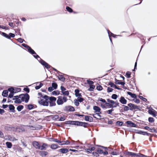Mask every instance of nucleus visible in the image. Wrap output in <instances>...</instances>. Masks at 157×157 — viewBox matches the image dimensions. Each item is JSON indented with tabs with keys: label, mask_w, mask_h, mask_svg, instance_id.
Listing matches in <instances>:
<instances>
[{
	"label": "nucleus",
	"mask_w": 157,
	"mask_h": 157,
	"mask_svg": "<svg viewBox=\"0 0 157 157\" xmlns=\"http://www.w3.org/2000/svg\"><path fill=\"white\" fill-rule=\"evenodd\" d=\"M42 98L45 99V100L41 99L38 101V103L40 105L48 106V105L49 97L47 95H44V96H42Z\"/></svg>",
	"instance_id": "obj_1"
},
{
	"label": "nucleus",
	"mask_w": 157,
	"mask_h": 157,
	"mask_svg": "<svg viewBox=\"0 0 157 157\" xmlns=\"http://www.w3.org/2000/svg\"><path fill=\"white\" fill-rule=\"evenodd\" d=\"M71 124L79 126H83L84 128L87 127L88 123L78 121H71Z\"/></svg>",
	"instance_id": "obj_2"
},
{
	"label": "nucleus",
	"mask_w": 157,
	"mask_h": 157,
	"mask_svg": "<svg viewBox=\"0 0 157 157\" xmlns=\"http://www.w3.org/2000/svg\"><path fill=\"white\" fill-rule=\"evenodd\" d=\"M20 98L21 99V102L25 101V102L27 103L29 99V96L27 94H22L20 95Z\"/></svg>",
	"instance_id": "obj_3"
},
{
	"label": "nucleus",
	"mask_w": 157,
	"mask_h": 157,
	"mask_svg": "<svg viewBox=\"0 0 157 157\" xmlns=\"http://www.w3.org/2000/svg\"><path fill=\"white\" fill-rule=\"evenodd\" d=\"M56 100V98L55 97H49L48 98L49 102L50 103V106H54L55 105V103H53L55 102Z\"/></svg>",
	"instance_id": "obj_4"
},
{
	"label": "nucleus",
	"mask_w": 157,
	"mask_h": 157,
	"mask_svg": "<svg viewBox=\"0 0 157 157\" xmlns=\"http://www.w3.org/2000/svg\"><path fill=\"white\" fill-rule=\"evenodd\" d=\"M22 45L23 46L26 48L28 49V51L32 54H36V53L35 52V51L33 50L30 47L28 46L26 44H23Z\"/></svg>",
	"instance_id": "obj_5"
},
{
	"label": "nucleus",
	"mask_w": 157,
	"mask_h": 157,
	"mask_svg": "<svg viewBox=\"0 0 157 157\" xmlns=\"http://www.w3.org/2000/svg\"><path fill=\"white\" fill-rule=\"evenodd\" d=\"M128 105L130 107L129 109L131 111L133 110L134 109H139V106L131 103L128 104Z\"/></svg>",
	"instance_id": "obj_6"
},
{
	"label": "nucleus",
	"mask_w": 157,
	"mask_h": 157,
	"mask_svg": "<svg viewBox=\"0 0 157 157\" xmlns=\"http://www.w3.org/2000/svg\"><path fill=\"white\" fill-rule=\"evenodd\" d=\"M6 138L5 139L7 140H9L11 141H14L15 140H17L13 136H11L10 135H7L5 136Z\"/></svg>",
	"instance_id": "obj_7"
},
{
	"label": "nucleus",
	"mask_w": 157,
	"mask_h": 157,
	"mask_svg": "<svg viewBox=\"0 0 157 157\" xmlns=\"http://www.w3.org/2000/svg\"><path fill=\"white\" fill-rule=\"evenodd\" d=\"M126 123L128 127H136L137 126L136 124L131 121H126Z\"/></svg>",
	"instance_id": "obj_8"
},
{
	"label": "nucleus",
	"mask_w": 157,
	"mask_h": 157,
	"mask_svg": "<svg viewBox=\"0 0 157 157\" xmlns=\"http://www.w3.org/2000/svg\"><path fill=\"white\" fill-rule=\"evenodd\" d=\"M67 100V98L66 97L64 96L62 98V97L59 96V105L63 104L64 102H66Z\"/></svg>",
	"instance_id": "obj_9"
},
{
	"label": "nucleus",
	"mask_w": 157,
	"mask_h": 157,
	"mask_svg": "<svg viewBox=\"0 0 157 157\" xmlns=\"http://www.w3.org/2000/svg\"><path fill=\"white\" fill-rule=\"evenodd\" d=\"M62 74V75H59V81L63 82L65 80L66 77L67 76V75L63 74L59 72V74Z\"/></svg>",
	"instance_id": "obj_10"
},
{
	"label": "nucleus",
	"mask_w": 157,
	"mask_h": 157,
	"mask_svg": "<svg viewBox=\"0 0 157 157\" xmlns=\"http://www.w3.org/2000/svg\"><path fill=\"white\" fill-rule=\"evenodd\" d=\"M119 101L122 104H126L127 102V101L124 97L121 96L120 98Z\"/></svg>",
	"instance_id": "obj_11"
},
{
	"label": "nucleus",
	"mask_w": 157,
	"mask_h": 157,
	"mask_svg": "<svg viewBox=\"0 0 157 157\" xmlns=\"http://www.w3.org/2000/svg\"><path fill=\"white\" fill-rule=\"evenodd\" d=\"M40 63L43 66H44L47 68L48 69L50 68V66L49 65L48 63L45 62L43 60H41L40 61Z\"/></svg>",
	"instance_id": "obj_12"
},
{
	"label": "nucleus",
	"mask_w": 157,
	"mask_h": 157,
	"mask_svg": "<svg viewBox=\"0 0 157 157\" xmlns=\"http://www.w3.org/2000/svg\"><path fill=\"white\" fill-rule=\"evenodd\" d=\"M33 146L36 149H39L40 148V144L37 142L34 141L32 143Z\"/></svg>",
	"instance_id": "obj_13"
},
{
	"label": "nucleus",
	"mask_w": 157,
	"mask_h": 157,
	"mask_svg": "<svg viewBox=\"0 0 157 157\" xmlns=\"http://www.w3.org/2000/svg\"><path fill=\"white\" fill-rule=\"evenodd\" d=\"M14 97L15 99V101H14L15 103H21V99L20 98V95L19 96H14Z\"/></svg>",
	"instance_id": "obj_14"
},
{
	"label": "nucleus",
	"mask_w": 157,
	"mask_h": 157,
	"mask_svg": "<svg viewBox=\"0 0 157 157\" xmlns=\"http://www.w3.org/2000/svg\"><path fill=\"white\" fill-rule=\"evenodd\" d=\"M70 142L69 141L67 140L65 141H61L59 139V145H63L64 144L68 145L70 144Z\"/></svg>",
	"instance_id": "obj_15"
},
{
	"label": "nucleus",
	"mask_w": 157,
	"mask_h": 157,
	"mask_svg": "<svg viewBox=\"0 0 157 157\" xmlns=\"http://www.w3.org/2000/svg\"><path fill=\"white\" fill-rule=\"evenodd\" d=\"M66 109L69 111H75V109L74 107L71 106H68L66 107Z\"/></svg>",
	"instance_id": "obj_16"
},
{
	"label": "nucleus",
	"mask_w": 157,
	"mask_h": 157,
	"mask_svg": "<svg viewBox=\"0 0 157 157\" xmlns=\"http://www.w3.org/2000/svg\"><path fill=\"white\" fill-rule=\"evenodd\" d=\"M75 95L76 97H80L82 96L81 93H79V90L78 89H77L75 90Z\"/></svg>",
	"instance_id": "obj_17"
},
{
	"label": "nucleus",
	"mask_w": 157,
	"mask_h": 157,
	"mask_svg": "<svg viewBox=\"0 0 157 157\" xmlns=\"http://www.w3.org/2000/svg\"><path fill=\"white\" fill-rule=\"evenodd\" d=\"M151 110L149 109L148 110V112L150 114L152 115L154 117H155L156 115L155 113V111L152 108H151Z\"/></svg>",
	"instance_id": "obj_18"
},
{
	"label": "nucleus",
	"mask_w": 157,
	"mask_h": 157,
	"mask_svg": "<svg viewBox=\"0 0 157 157\" xmlns=\"http://www.w3.org/2000/svg\"><path fill=\"white\" fill-rule=\"evenodd\" d=\"M126 155H130L132 157H135L136 156L137 153L129 151H127L126 152Z\"/></svg>",
	"instance_id": "obj_19"
},
{
	"label": "nucleus",
	"mask_w": 157,
	"mask_h": 157,
	"mask_svg": "<svg viewBox=\"0 0 157 157\" xmlns=\"http://www.w3.org/2000/svg\"><path fill=\"white\" fill-rule=\"evenodd\" d=\"M128 94L131 96V97L133 98H136L137 97L136 95L135 94H133L130 92H127Z\"/></svg>",
	"instance_id": "obj_20"
},
{
	"label": "nucleus",
	"mask_w": 157,
	"mask_h": 157,
	"mask_svg": "<svg viewBox=\"0 0 157 157\" xmlns=\"http://www.w3.org/2000/svg\"><path fill=\"white\" fill-rule=\"evenodd\" d=\"M47 146V145L46 144H43L42 146H40V148L39 149H40L41 150H46Z\"/></svg>",
	"instance_id": "obj_21"
},
{
	"label": "nucleus",
	"mask_w": 157,
	"mask_h": 157,
	"mask_svg": "<svg viewBox=\"0 0 157 157\" xmlns=\"http://www.w3.org/2000/svg\"><path fill=\"white\" fill-rule=\"evenodd\" d=\"M138 133L140 134L143 135H146L147 136H148L150 135V134L147 133V132H144L141 131H139L138 132Z\"/></svg>",
	"instance_id": "obj_22"
},
{
	"label": "nucleus",
	"mask_w": 157,
	"mask_h": 157,
	"mask_svg": "<svg viewBox=\"0 0 157 157\" xmlns=\"http://www.w3.org/2000/svg\"><path fill=\"white\" fill-rule=\"evenodd\" d=\"M68 151V149L66 148H61L59 149V152L63 153H66Z\"/></svg>",
	"instance_id": "obj_23"
},
{
	"label": "nucleus",
	"mask_w": 157,
	"mask_h": 157,
	"mask_svg": "<svg viewBox=\"0 0 157 157\" xmlns=\"http://www.w3.org/2000/svg\"><path fill=\"white\" fill-rule=\"evenodd\" d=\"M93 109L96 112H100L101 109L98 106L94 105L93 107Z\"/></svg>",
	"instance_id": "obj_24"
},
{
	"label": "nucleus",
	"mask_w": 157,
	"mask_h": 157,
	"mask_svg": "<svg viewBox=\"0 0 157 157\" xmlns=\"http://www.w3.org/2000/svg\"><path fill=\"white\" fill-rule=\"evenodd\" d=\"M8 93L7 90H4L3 91L2 95L4 97H6L8 96Z\"/></svg>",
	"instance_id": "obj_25"
},
{
	"label": "nucleus",
	"mask_w": 157,
	"mask_h": 157,
	"mask_svg": "<svg viewBox=\"0 0 157 157\" xmlns=\"http://www.w3.org/2000/svg\"><path fill=\"white\" fill-rule=\"evenodd\" d=\"M6 144L7 148H11L12 146V143L10 142H7L6 143Z\"/></svg>",
	"instance_id": "obj_26"
},
{
	"label": "nucleus",
	"mask_w": 157,
	"mask_h": 157,
	"mask_svg": "<svg viewBox=\"0 0 157 157\" xmlns=\"http://www.w3.org/2000/svg\"><path fill=\"white\" fill-rule=\"evenodd\" d=\"M14 107L12 105H9V108L10 110L12 112H14Z\"/></svg>",
	"instance_id": "obj_27"
},
{
	"label": "nucleus",
	"mask_w": 157,
	"mask_h": 157,
	"mask_svg": "<svg viewBox=\"0 0 157 157\" xmlns=\"http://www.w3.org/2000/svg\"><path fill=\"white\" fill-rule=\"evenodd\" d=\"M107 32H108V33L109 37H110L111 36H113V37H115V35H114L113 33H112L110 32L109 30H107Z\"/></svg>",
	"instance_id": "obj_28"
},
{
	"label": "nucleus",
	"mask_w": 157,
	"mask_h": 157,
	"mask_svg": "<svg viewBox=\"0 0 157 157\" xmlns=\"http://www.w3.org/2000/svg\"><path fill=\"white\" fill-rule=\"evenodd\" d=\"M122 106L124 107V111H128L130 110L129 107L128 106L124 105H121Z\"/></svg>",
	"instance_id": "obj_29"
},
{
	"label": "nucleus",
	"mask_w": 157,
	"mask_h": 157,
	"mask_svg": "<svg viewBox=\"0 0 157 157\" xmlns=\"http://www.w3.org/2000/svg\"><path fill=\"white\" fill-rule=\"evenodd\" d=\"M8 90L10 93H16V91H15V89L12 87L9 88L8 89Z\"/></svg>",
	"instance_id": "obj_30"
},
{
	"label": "nucleus",
	"mask_w": 157,
	"mask_h": 157,
	"mask_svg": "<svg viewBox=\"0 0 157 157\" xmlns=\"http://www.w3.org/2000/svg\"><path fill=\"white\" fill-rule=\"evenodd\" d=\"M48 154V152L46 151H41L40 152V155L41 156H45L47 154Z\"/></svg>",
	"instance_id": "obj_31"
},
{
	"label": "nucleus",
	"mask_w": 157,
	"mask_h": 157,
	"mask_svg": "<svg viewBox=\"0 0 157 157\" xmlns=\"http://www.w3.org/2000/svg\"><path fill=\"white\" fill-rule=\"evenodd\" d=\"M95 87L94 85H91L90 86V88L88 89V90L90 91H92L93 90Z\"/></svg>",
	"instance_id": "obj_32"
},
{
	"label": "nucleus",
	"mask_w": 157,
	"mask_h": 157,
	"mask_svg": "<svg viewBox=\"0 0 157 157\" xmlns=\"http://www.w3.org/2000/svg\"><path fill=\"white\" fill-rule=\"evenodd\" d=\"M123 124V122L122 121H117L116 122V124L118 126H121Z\"/></svg>",
	"instance_id": "obj_33"
},
{
	"label": "nucleus",
	"mask_w": 157,
	"mask_h": 157,
	"mask_svg": "<svg viewBox=\"0 0 157 157\" xmlns=\"http://www.w3.org/2000/svg\"><path fill=\"white\" fill-rule=\"evenodd\" d=\"M23 106L22 105H20L17 106V109L18 111H20L23 108Z\"/></svg>",
	"instance_id": "obj_34"
},
{
	"label": "nucleus",
	"mask_w": 157,
	"mask_h": 157,
	"mask_svg": "<svg viewBox=\"0 0 157 157\" xmlns=\"http://www.w3.org/2000/svg\"><path fill=\"white\" fill-rule=\"evenodd\" d=\"M52 86L54 89H56L57 88L58 85L56 83L54 82L52 83Z\"/></svg>",
	"instance_id": "obj_35"
},
{
	"label": "nucleus",
	"mask_w": 157,
	"mask_h": 157,
	"mask_svg": "<svg viewBox=\"0 0 157 157\" xmlns=\"http://www.w3.org/2000/svg\"><path fill=\"white\" fill-rule=\"evenodd\" d=\"M74 102L76 106H78L79 105V102L78 101L77 99H75L74 100Z\"/></svg>",
	"instance_id": "obj_36"
},
{
	"label": "nucleus",
	"mask_w": 157,
	"mask_h": 157,
	"mask_svg": "<svg viewBox=\"0 0 157 157\" xmlns=\"http://www.w3.org/2000/svg\"><path fill=\"white\" fill-rule=\"evenodd\" d=\"M131 73L129 71H128L126 72V75L127 78H130L131 77Z\"/></svg>",
	"instance_id": "obj_37"
},
{
	"label": "nucleus",
	"mask_w": 157,
	"mask_h": 157,
	"mask_svg": "<svg viewBox=\"0 0 157 157\" xmlns=\"http://www.w3.org/2000/svg\"><path fill=\"white\" fill-rule=\"evenodd\" d=\"M67 10L70 13H71L73 12L72 9L69 6H67L66 7Z\"/></svg>",
	"instance_id": "obj_38"
},
{
	"label": "nucleus",
	"mask_w": 157,
	"mask_h": 157,
	"mask_svg": "<svg viewBox=\"0 0 157 157\" xmlns=\"http://www.w3.org/2000/svg\"><path fill=\"white\" fill-rule=\"evenodd\" d=\"M118 97V95L115 94H113L112 95L111 98L113 99L116 100Z\"/></svg>",
	"instance_id": "obj_39"
},
{
	"label": "nucleus",
	"mask_w": 157,
	"mask_h": 157,
	"mask_svg": "<svg viewBox=\"0 0 157 157\" xmlns=\"http://www.w3.org/2000/svg\"><path fill=\"white\" fill-rule=\"evenodd\" d=\"M108 85L110 86V87H114L115 86V85L114 84V83H113L111 82H109Z\"/></svg>",
	"instance_id": "obj_40"
},
{
	"label": "nucleus",
	"mask_w": 157,
	"mask_h": 157,
	"mask_svg": "<svg viewBox=\"0 0 157 157\" xmlns=\"http://www.w3.org/2000/svg\"><path fill=\"white\" fill-rule=\"evenodd\" d=\"M58 147L57 145L55 144H52L51 146V148L52 149H56Z\"/></svg>",
	"instance_id": "obj_41"
},
{
	"label": "nucleus",
	"mask_w": 157,
	"mask_h": 157,
	"mask_svg": "<svg viewBox=\"0 0 157 157\" xmlns=\"http://www.w3.org/2000/svg\"><path fill=\"white\" fill-rule=\"evenodd\" d=\"M148 120L149 122L150 123H152L154 121V118L152 117H149L148 118Z\"/></svg>",
	"instance_id": "obj_42"
},
{
	"label": "nucleus",
	"mask_w": 157,
	"mask_h": 157,
	"mask_svg": "<svg viewBox=\"0 0 157 157\" xmlns=\"http://www.w3.org/2000/svg\"><path fill=\"white\" fill-rule=\"evenodd\" d=\"M2 35L3 36H4L5 37H6L7 38H8V39L10 38V36L9 35H7V34H6V33H4L3 32L2 33Z\"/></svg>",
	"instance_id": "obj_43"
},
{
	"label": "nucleus",
	"mask_w": 157,
	"mask_h": 157,
	"mask_svg": "<svg viewBox=\"0 0 157 157\" xmlns=\"http://www.w3.org/2000/svg\"><path fill=\"white\" fill-rule=\"evenodd\" d=\"M77 100L79 102H81L84 100V99L82 98L79 97L77 98Z\"/></svg>",
	"instance_id": "obj_44"
},
{
	"label": "nucleus",
	"mask_w": 157,
	"mask_h": 157,
	"mask_svg": "<svg viewBox=\"0 0 157 157\" xmlns=\"http://www.w3.org/2000/svg\"><path fill=\"white\" fill-rule=\"evenodd\" d=\"M105 105L107 107H109L110 108H112L113 107V105L110 104L109 103H105Z\"/></svg>",
	"instance_id": "obj_45"
},
{
	"label": "nucleus",
	"mask_w": 157,
	"mask_h": 157,
	"mask_svg": "<svg viewBox=\"0 0 157 157\" xmlns=\"http://www.w3.org/2000/svg\"><path fill=\"white\" fill-rule=\"evenodd\" d=\"M42 85H43V84L42 83H40V85L39 86H36L35 87L36 89L38 90V89H39L41 87H42Z\"/></svg>",
	"instance_id": "obj_46"
},
{
	"label": "nucleus",
	"mask_w": 157,
	"mask_h": 157,
	"mask_svg": "<svg viewBox=\"0 0 157 157\" xmlns=\"http://www.w3.org/2000/svg\"><path fill=\"white\" fill-rule=\"evenodd\" d=\"M96 89L100 91L102 90V87L101 85H99L97 86Z\"/></svg>",
	"instance_id": "obj_47"
},
{
	"label": "nucleus",
	"mask_w": 157,
	"mask_h": 157,
	"mask_svg": "<svg viewBox=\"0 0 157 157\" xmlns=\"http://www.w3.org/2000/svg\"><path fill=\"white\" fill-rule=\"evenodd\" d=\"M27 108L31 110L32 109L33 107V105L31 104H29L27 105Z\"/></svg>",
	"instance_id": "obj_48"
},
{
	"label": "nucleus",
	"mask_w": 157,
	"mask_h": 157,
	"mask_svg": "<svg viewBox=\"0 0 157 157\" xmlns=\"http://www.w3.org/2000/svg\"><path fill=\"white\" fill-rule=\"evenodd\" d=\"M113 90V89L109 87H108L107 89V91L108 93H110L112 92Z\"/></svg>",
	"instance_id": "obj_49"
},
{
	"label": "nucleus",
	"mask_w": 157,
	"mask_h": 157,
	"mask_svg": "<svg viewBox=\"0 0 157 157\" xmlns=\"http://www.w3.org/2000/svg\"><path fill=\"white\" fill-rule=\"evenodd\" d=\"M65 119V118L64 116H61L59 117V121H63Z\"/></svg>",
	"instance_id": "obj_50"
},
{
	"label": "nucleus",
	"mask_w": 157,
	"mask_h": 157,
	"mask_svg": "<svg viewBox=\"0 0 157 157\" xmlns=\"http://www.w3.org/2000/svg\"><path fill=\"white\" fill-rule=\"evenodd\" d=\"M87 83L90 85H92L94 83L93 81L89 80H87Z\"/></svg>",
	"instance_id": "obj_51"
},
{
	"label": "nucleus",
	"mask_w": 157,
	"mask_h": 157,
	"mask_svg": "<svg viewBox=\"0 0 157 157\" xmlns=\"http://www.w3.org/2000/svg\"><path fill=\"white\" fill-rule=\"evenodd\" d=\"M97 151L98 153H99L100 154H101L103 152V151L100 149H98L97 150Z\"/></svg>",
	"instance_id": "obj_52"
},
{
	"label": "nucleus",
	"mask_w": 157,
	"mask_h": 157,
	"mask_svg": "<svg viewBox=\"0 0 157 157\" xmlns=\"http://www.w3.org/2000/svg\"><path fill=\"white\" fill-rule=\"evenodd\" d=\"M90 116H85L84 119L86 121H89L90 120Z\"/></svg>",
	"instance_id": "obj_53"
},
{
	"label": "nucleus",
	"mask_w": 157,
	"mask_h": 157,
	"mask_svg": "<svg viewBox=\"0 0 157 157\" xmlns=\"http://www.w3.org/2000/svg\"><path fill=\"white\" fill-rule=\"evenodd\" d=\"M14 93H10L9 94L8 96V98H12L13 97Z\"/></svg>",
	"instance_id": "obj_54"
},
{
	"label": "nucleus",
	"mask_w": 157,
	"mask_h": 157,
	"mask_svg": "<svg viewBox=\"0 0 157 157\" xmlns=\"http://www.w3.org/2000/svg\"><path fill=\"white\" fill-rule=\"evenodd\" d=\"M63 94L64 95H68L69 94V92L68 91H65Z\"/></svg>",
	"instance_id": "obj_55"
},
{
	"label": "nucleus",
	"mask_w": 157,
	"mask_h": 157,
	"mask_svg": "<svg viewBox=\"0 0 157 157\" xmlns=\"http://www.w3.org/2000/svg\"><path fill=\"white\" fill-rule=\"evenodd\" d=\"M60 89L61 90V91L63 92V91L66 90V89L63 86H61L60 87Z\"/></svg>",
	"instance_id": "obj_56"
},
{
	"label": "nucleus",
	"mask_w": 157,
	"mask_h": 157,
	"mask_svg": "<svg viewBox=\"0 0 157 157\" xmlns=\"http://www.w3.org/2000/svg\"><path fill=\"white\" fill-rule=\"evenodd\" d=\"M54 89L53 88L52 86V87H50L48 88V90L49 91L51 92Z\"/></svg>",
	"instance_id": "obj_57"
},
{
	"label": "nucleus",
	"mask_w": 157,
	"mask_h": 157,
	"mask_svg": "<svg viewBox=\"0 0 157 157\" xmlns=\"http://www.w3.org/2000/svg\"><path fill=\"white\" fill-rule=\"evenodd\" d=\"M120 82V80H117L115 78V83L116 84L119 85V82Z\"/></svg>",
	"instance_id": "obj_58"
},
{
	"label": "nucleus",
	"mask_w": 157,
	"mask_h": 157,
	"mask_svg": "<svg viewBox=\"0 0 157 157\" xmlns=\"http://www.w3.org/2000/svg\"><path fill=\"white\" fill-rule=\"evenodd\" d=\"M99 101L104 103H106V101L105 99L102 98H100L99 99Z\"/></svg>",
	"instance_id": "obj_59"
},
{
	"label": "nucleus",
	"mask_w": 157,
	"mask_h": 157,
	"mask_svg": "<svg viewBox=\"0 0 157 157\" xmlns=\"http://www.w3.org/2000/svg\"><path fill=\"white\" fill-rule=\"evenodd\" d=\"M52 94L53 95H58L59 94V92H56V91H55L52 92Z\"/></svg>",
	"instance_id": "obj_60"
},
{
	"label": "nucleus",
	"mask_w": 157,
	"mask_h": 157,
	"mask_svg": "<svg viewBox=\"0 0 157 157\" xmlns=\"http://www.w3.org/2000/svg\"><path fill=\"white\" fill-rule=\"evenodd\" d=\"M0 137L2 138L4 137V134L0 130Z\"/></svg>",
	"instance_id": "obj_61"
},
{
	"label": "nucleus",
	"mask_w": 157,
	"mask_h": 157,
	"mask_svg": "<svg viewBox=\"0 0 157 157\" xmlns=\"http://www.w3.org/2000/svg\"><path fill=\"white\" fill-rule=\"evenodd\" d=\"M85 150L88 153H91L92 152L90 149H86Z\"/></svg>",
	"instance_id": "obj_62"
},
{
	"label": "nucleus",
	"mask_w": 157,
	"mask_h": 157,
	"mask_svg": "<svg viewBox=\"0 0 157 157\" xmlns=\"http://www.w3.org/2000/svg\"><path fill=\"white\" fill-rule=\"evenodd\" d=\"M9 36H10V37H14L15 36V35L13 33H9Z\"/></svg>",
	"instance_id": "obj_63"
},
{
	"label": "nucleus",
	"mask_w": 157,
	"mask_h": 157,
	"mask_svg": "<svg viewBox=\"0 0 157 157\" xmlns=\"http://www.w3.org/2000/svg\"><path fill=\"white\" fill-rule=\"evenodd\" d=\"M24 90L28 93H29V89L28 88H24Z\"/></svg>",
	"instance_id": "obj_64"
}]
</instances>
